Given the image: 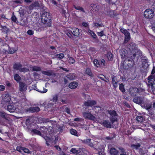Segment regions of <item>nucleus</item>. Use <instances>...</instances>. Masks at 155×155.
I'll return each mask as SVG.
<instances>
[{"instance_id": "c756f323", "label": "nucleus", "mask_w": 155, "mask_h": 155, "mask_svg": "<svg viewBox=\"0 0 155 155\" xmlns=\"http://www.w3.org/2000/svg\"><path fill=\"white\" fill-rule=\"evenodd\" d=\"M36 90L40 93H45L48 90L45 88L44 87H41L39 89H37Z\"/></svg>"}, {"instance_id": "cd10ccee", "label": "nucleus", "mask_w": 155, "mask_h": 155, "mask_svg": "<svg viewBox=\"0 0 155 155\" xmlns=\"http://www.w3.org/2000/svg\"><path fill=\"white\" fill-rule=\"evenodd\" d=\"M85 72L86 73L90 76L91 77H93V76L91 71L90 68H87L86 69Z\"/></svg>"}, {"instance_id": "2eb2a0df", "label": "nucleus", "mask_w": 155, "mask_h": 155, "mask_svg": "<svg viewBox=\"0 0 155 155\" xmlns=\"http://www.w3.org/2000/svg\"><path fill=\"white\" fill-rule=\"evenodd\" d=\"M96 104V102L94 101H88L84 103V105L85 106H92Z\"/></svg>"}, {"instance_id": "774afa93", "label": "nucleus", "mask_w": 155, "mask_h": 155, "mask_svg": "<svg viewBox=\"0 0 155 155\" xmlns=\"http://www.w3.org/2000/svg\"><path fill=\"white\" fill-rule=\"evenodd\" d=\"M33 33V31L30 30H28L27 31V33L29 35H32Z\"/></svg>"}, {"instance_id": "bb28decb", "label": "nucleus", "mask_w": 155, "mask_h": 155, "mask_svg": "<svg viewBox=\"0 0 155 155\" xmlns=\"http://www.w3.org/2000/svg\"><path fill=\"white\" fill-rule=\"evenodd\" d=\"M87 33L88 35H90L94 38H96L97 35H96L94 32L91 30H88Z\"/></svg>"}, {"instance_id": "4468645a", "label": "nucleus", "mask_w": 155, "mask_h": 155, "mask_svg": "<svg viewBox=\"0 0 155 155\" xmlns=\"http://www.w3.org/2000/svg\"><path fill=\"white\" fill-rule=\"evenodd\" d=\"M136 57V54H134L133 56H131L130 59H127L128 61L129 62V63H128V66L129 67H131L134 65V63L133 61V59H134V58Z\"/></svg>"}, {"instance_id": "72a5a7b5", "label": "nucleus", "mask_w": 155, "mask_h": 155, "mask_svg": "<svg viewBox=\"0 0 155 155\" xmlns=\"http://www.w3.org/2000/svg\"><path fill=\"white\" fill-rule=\"evenodd\" d=\"M101 150H99L98 152V153L99 155H104L105 153L104 151V149L102 146H101V147L100 148Z\"/></svg>"}, {"instance_id": "bf43d9fd", "label": "nucleus", "mask_w": 155, "mask_h": 155, "mask_svg": "<svg viewBox=\"0 0 155 155\" xmlns=\"http://www.w3.org/2000/svg\"><path fill=\"white\" fill-rule=\"evenodd\" d=\"M23 151L25 153H29L31 152L28 149L25 148L24 147H23Z\"/></svg>"}, {"instance_id": "f257e3e1", "label": "nucleus", "mask_w": 155, "mask_h": 155, "mask_svg": "<svg viewBox=\"0 0 155 155\" xmlns=\"http://www.w3.org/2000/svg\"><path fill=\"white\" fill-rule=\"evenodd\" d=\"M41 19L42 22L44 24L49 23L51 19L49 13L45 12L43 13L41 16Z\"/></svg>"}, {"instance_id": "dca6fc26", "label": "nucleus", "mask_w": 155, "mask_h": 155, "mask_svg": "<svg viewBox=\"0 0 155 155\" xmlns=\"http://www.w3.org/2000/svg\"><path fill=\"white\" fill-rule=\"evenodd\" d=\"M78 85V83L76 81H73L70 83L69 84V87L71 89L76 88Z\"/></svg>"}, {"instance_id": "e433bc0d", "label": "nucleus", "mask_w": 155, "mask_h": 155, "mask_svg": "<svg viewBox=\"0 0 155 155\" xmlns=\"http://www.w3.org/2000/svg\"><path fill=\"white\" fill-rule=\"evenodd\" d=\"M121 32L124 34L125 35H126L127 34H129L130 33L126 29L124 28H122L120 29Z\"/></svg>"}, {"instance_id": "e2e57ef3", "label": "nucleus", "mask_w": 155, "mask_h": 155, "mask_svg": "<svg viewBox=\"0 0 155 155\" xmlns=\"http://www.w3.org/2000/svg\"><path fill=\"white\" fill-rule=\"evenodd\" d=\"M97 35L101 37H102L104 35V31H102L100 32H97Z\"/></svg>"}, {"instance_id": "ea45409f", "label": "nucleus", "mask_w": 155, "mask_h": 155, "mask_svg": "<svg viewBox=\"0 0 155 155\" xmlns=\"http://www.w3.org/2000/svg\"><path fill=\"white\" fill-rule=\"evenodd\" d=\"M136 119L137 121L140 123L143 122V117L140 116L137 117H136Z\"/></svg>"}, {"instance_id": "1a4fd4ad", "label": "nucleus", "mask_w": 155, "mask_h": 155, "mask_svg": "<svg viewBox=\"0 0 155 155\" xmlns=\"http://www.w3.org/2000/svg\"><path fill=\"white\" fill-rule=\"evenodd\" d=\"M99 6L96 4H91L90 8V12L93 14L99 9Z\"/></svg>"}, {"instance_id": "c9c22d12", "label": "nucleus", "mask_w": 155, "mask_h": 155, "mask_svg": "<svg viewBox=\"0 0 155 155\" xmlns=\"http://www.w3.org/2000/svg\"><path fill=\"white\" fill-rule=\"evenodd\" d=\"M64 54L63 53H60L57 54L55 55L56 58H58L59 59H61L64 57Z\"/></svg>"}, {"instance_id": "5701e85b", "label": "nucleus", "mask_w": 155, "mask_h": 155, "mask_svg": "<svg viewBox=\"0 0 155 155\" xmlns=\"http://www.w3.org/2000/svg\"><path fill=\"white\" fill-rule=\"evenodd\" d=\"M66 77L69 80H73L75 78V75L74 73H70L67 75Z\"/></svg>"}, {"instance_id": "8fccbe9b", "label": "nucleus", "mask_w": 155, "mask_h": 155, "mask_svg": "<svg viewBox=\"0 0 155 155\" xmlns=\"http://www.w3.org/2000/svg\"><path fill=\"white\" fill-rule=\"evenodd\" d=\"M45 140H46V144L48 146L49 145V143L50 142L51 139L49 137H44Z\"/></svg>"}, {"instance_id": "412c9836", "label": "nucleus", "mask_w": 155, "mask_h": 155, "mask_svg": "<svg viewBox=\"0 0 155 155\" xmlns=\"http://www.w3.org/2000/svg\"><path fill=\"white\" fill-rule=\"evenodd\" d=\"M30 70L32 71H41V68L37 66H33L30 68Z\"/></svg>"}, {"instance_id": "603ef678", "label": "nucleus", "mask_w": 155, "mask_h": 155, "mask_svg": "<svg viewBox=\"0 0 155 155\" xmlns=\"http://www.w3.org/2000/svg\"><path fill=\"white\" fill-rule=\"evenodd\" d=\"M41 72L43 74L47 75L48 76H50L51 75V73L48 71H42Z\"/></svg>"}, {"instance_id": "37998d69", "label": "nucleus", "mask_w": 155, "mask_h": 155, "mask_svg": "<svg viewBox=\"0 0 155 155\" xmlns=\"http://www.w3.org/2000/svg\"><path fill=\"white\" fill-rule=\"evenodd\" d=\"M119 89L122 92H124L125 91V90L124 88V85L123 84H120Z\"/></svg>"}, {"instance_id": "09e8293b", "label": "nucleus", "mask_w": 155, "mask_h": 155, "mask_svg": "<svg viewBox=\"0 0 155 155\" xmlns=\"http://www.w3.org/2000/svg\"><path fill=\"white\" fill-rule=\"evenodd\" d=\"M32 131V132L35 133V134L40 136H41V134L39 131L35 129H33Z\"/></svg>"}, {"instance_id": "de8ad7c7", "label": "nucleus", "mask_w": 155, "mask_h": 155, "mask_svg": "<svg viewBox=\"0 0 155 155\" xmlns=\"http://www.w3.org/2000/svg\"><path fill=\"white\" fill-rule=\"evenodd\" d=\"M29 70L28 69L25 68H23L22 67L21 70H20V71L22 72H28Z\"/></svg>"}, {"instance_id": "f3484780", "label": "nucleus", "mask_w": 155, "mask_h": 155, "mask_svg": "<svg viewBox=\"0 0 155 155\" xmlns=\"http://www.w3.org/2000/svg\"><path fill=\"white\" fill-rule=\"evenodd\" d=\"M58 98L57 96L53 97L52 100L50 101L48 104V107H51L52 105H53L58 100Z\"/></svg>"}, {"instance_id": "aec40b11", "label": "nucleus", "mask_w": 155, "mask_h": 155, "mask_svg": "<svg viewBox=\"0 0 155 155\" xmlns=\"http://www.w3.org/2000/svg\"><path fill=\"white\" fill-rule=\"evenodd\" d=\"M16 108L13 105H8V106L7 109L10 112H13L15 111Z\"/></svg>"}, {"instance_id": "f03ea898", "label": "nucleus", "mask_w": 155, "mask_h": 155, "mask_svg": "<svg viewBox=\"0 0 155 155\" xmlns=\"http://www.w3.org/2000/svg\"><path fill=\"white\" fill-rule=\"evenodd\" d=\"M154 15V11L151 9H146L144 12V17L147 19H150L153 17Z\"/></svg>"}, {"instance_id": "a211bd4d", "label": "nucleus", "mask_w": 155, "mask_h": 155, "mask_svg": "<svg viewBox=\"0 0 155 155\" xmlns=\"http://www.w3.org/2000/svg\"><path fill=\"white\" fill-rule=\"evenodd\" d=\"M22 67V65L19 63H15L13 65L14 68L19 71Z\"/></svg>"}, {"instance_id": "4c0bfd02", "label": "nucleus", "mask_w": 155, "mask_h": 155, "mask_svg": "<svg viewBox=\"0 0 155 155\" xmlns=\"http://www.w3.org/2000/svg\"><path fill=\"white\" fill-rule=\"evenodd\" d=\"M96 144H97V145L96 146H95V148L98 150H101V149H100V148L101 147V146H102L101 144V143L95 142L94 143V145H95Z\"/></svg>"}, {"instance_id": "49530a36", "label": "nucleus", "mask_w": 155, "mask_h": 155, "mask_svg": "<svg viewBox=\"0 0 155 155\" xmlns=\"http://www.w3.org/2000/svg\"><path fill=\"white\" fill-rule=\"evenodd\" d=\"M70 132L72 134L78 136L77 131L73 129H71Z\"/></svg>"}, {"instance_id": "20e7f679", "label": "nucleus", "mask_w": 155, "mask_h": 155, "mask_svg": "<svg viewBox=\"0 0 155 155\" xmlns=\"http://www.w3.org/2000/svg\"><path fill=\"white\" fill-rule=\"evenodd\" d=\"M107 113L110 114L111 117L110 118V120L112 124L114 122L116 121L117 118L115 117L117 115L116 112L114 110H108Z\"/></svg>"}, {"instance_id": "ddd939ff", "label": "nucleus", "mask_w": 155, "mask_h": 155, "mask_svg": "<svg viewBox=\"0 0 155 155\" xmlns=\"http://www.w3.org/2000/svg\"><path fill=\"white\" fill-rule=\"evenodd\" d=\"M40 110L39 107H31L28 110H26V112H39Z\"/></svg>"}, {"instance_id": "69168bd1", "label": "nucleus", "mask_w": 155, "mask_h": 155, "mask_svg": "<svg viewBox=\"0 0 155 155\" xmlns=\"http://www.w3.org/2000/svg\"><path fill=\"white\" fill-rule=\"evenodd\" d=\"M11 19L14 22H15L17 20L16 17L14 15L12 16Z\"/></svg>"}, {"instance_id": "423d86ee", "label": "nucleus", "mask_w": 155, "mask_h": 155, "mask_svg": "<svg viewBox=\"0 0 155 155\" xmlns=\"http://www.w3.org/2000/svg\"><path fill=\"white\" fill-rule=\"evenodd\" d=\"M133 101L134 103L138 104L144 105V102H145V100L143 97H136L134 99Z\"/></svg>"}, {"instance_id": "3c124183", "label": "nucleus", "mask_w": 155, "mask_h": 155, "mask_svg": "<svg viewBox=\"0 0 155 155\" xmlns=\"http://www.w3.org/2000/svg\"><path fill=\"white\" fill-rule=\"evenodd\" d=\"M131 147H132L133 148L137 149L139 147H140V145L139 144L137 143L136 144H133L131 145Z\"/></svg>"}, {"instance_id": "f704fd0d", "label": "nucleus", "mask_w": 155, "mask_h": 155, "mask_svg": "<svg viewBox=\"0 0 155 155\" xmlns=\"http://www.w3.org/2000/svg\"><path fill=\"white\" fill-rule=\"evenodd\" d=\"M130 39V33L129 34H127V35H125L124 43H127Z\"/></svg>"}, {"instance_id": "0e129e2a", "label": "nucleus", "mask_w": 155, "mask_h": 155, "mask_svg": "<svg viewBox=\"0 0 155 155\" xmlns=\"http://www.w3.org/2000/svg\"><path fill=\"white\" fill-rule=\"evenodd\" d=\"M94 25L97 27H100L102 26V24H100L97 23H94Z\"/></svg>"}, {"instance_id": "4be33fe9", "label": "nucleus", "mask_w": 155, "mask_h": 155, "mask_svg": "<svg viewBox=\"0 0 155 155\" xmlns=\"http://www.w3.org/2000/svg\"><path fill=\"white\" fill-rule=\"evenodd\" d=\"M39 3L37 2H35L29 6V8L31 9H32L35 7H39Z\"/></svg>"}, {"instance_id": "a878e982", "label": "nucleus", "mask_w": 155, "mask_h": 155, "mask_svg": "<svg viewBox=\"0 0 155 155\" xmlns=\"http://www.w3.org/2000/svg\"><path fill=\"white\" fill-rule=\"evenodd\" d=\"M80 149V148H79L78 150H77L76 148H72L70 150V151L74 154H77L81 152Z\"/></svg>"}, {"instance_id": "864d4df0", "label": "nucleus", "mask_w": 155, "mask_h": 155, "mask_svg": "<svg viewBox=\"0 0 155 155\" xmlns=\"http://www.w3.org/2000/svg\"><path fill=\"white\" fill-rule=\"evenodd\" d=\"M41 130L43 132L45 133L47 132V130L45 126L41 127L40 128Z\"/></svg>"}, {"instance_id": "6e6d98bb", "label": "nucleus", "mask_w": 155, "mask_h": 155, "mask_svg": "<svg viewBox=\"0 0 155 155\" xmlns=\"http://www.w3.org/2000/svg\"><path fill=\"white\" fill-rule=\"evenodd\" d=\"M23 147H16V150L17 151L20 153H21L23 150Z\"/></svg>"}, {"instance_id": "f8f14e48", "label": "nucleus", "mask_w": 155, "mask_h": 155, "mask_svg": "<svg viewBox=\"0 0 155 155\" xmlns=\"http://www.w3.org/2000/svg\"><path fill=\"white\" fill-rule=\"evenodd\" d=\"M91 139L90 138L86 139L83 140H81L82 143L87 144L91 147H93L94 146V144L92 143L91 142Z\"/></svg>"}, {"instance_id": "338daca9", "label": "nucleus", "mask_w": 155, "mask_h": 155, "mask_svg": "<svg viewBox=\"0 0 155 155\" xmlns=\"http://www.w3.org/2000/svg\"><path fill=\"white\" fill-rule=\"evenodd\" d=\"M5 89V86L3 85H0V91H3Z\"/></svg>"}, {"instance_id": "393cba45", "label": "nucleus", "mask_w": 155, "mask_h": 155, "mask_svg": "<svg viewBox=\"0 0 155 155\" xmlns=\"http://www.w3.org/2000/svg\"><path fill=\"white\" fill-rule=\"evenodd\" d=\"M0 116L6 120H9L8 115L5 112L0 111Z\"/></svg>"}, {"instance_id": "c85d7f7f", "label": "nucleus", "mask_w": 155, "mask_h": 155, "mask_svg": "<svg viewBox=\"0 0 155 155\" xmlns=\"http://www.w3.org/2000/svg\"><path fill=\"white\" fill-rule=\"evenodd\" d=\"M136 45L134 43H131L128 46V47L130 50H134L135 49Z\"/></svg>"}, {"instance_id": "052dcab7", "label": "nucleus", "mask_w": 155, "mask_h": 155, "mask_svg": "<svg viewBox=\"0 0 155 155\" xmlns=\"http://www.w3.org/2000/svg\"><path fill=\"white\" fill-rule=\"evenodd\" d=\"M16 51L15 50L14 48H10L9 50V52L10 54H13L15 53Z\"/></svg>"}, {"instance_id": "6e6552de", "label": "nucleus", "mask_w": 155, "mask_h": 155, "mask_svg": "<svg viewBox=\"0 0 155 155\" xmlns=\"http://www.w3.org/2000/svg\"><path fill=\"white\" fill-rule=\"evenodd\" d=\"M120 54L122 59H128V58L130 57L129 54H127V51L125 49H122L120 50Z\"/></svg>"}, {"instance_id": "680f3d73", "label": "nucleus", "mask_w": 155, "mask_h": 155, "mask_svg": "<svg viewBox=\"0 0 155 155\" xmlns=\"http://www.w3.org/2000/svg\"><path fill=\"white\" fill-rule=\"evenodd\" d=\"M14 3L15 4H20L22 2V0H16L13 1Z\"/></svg>"}, {"instance_id": "0eeeda50", "label": "nucleus", "mask_w": 155, "mask_h": 155, "mask_svg": "<svg viewBox=\"0 0 155 155\" xmlns=\"http://www.w3.org/2000/svg\"><path fill=\"white\" fill-rule=\"evenodd\" d=\"M73 35L75 36H79L81 35L82 31L76 27H73L71 29Z\"/></svg>"}, {"instance_id": "473e14b6", "label": "nucleus", "mask_w": 155, "mask_h": 155, "mask_svg": "<svg viewBox=\"0 0 155 155\" xmlns=\"http://www.w3.org/2000/svg\"><path fill=\"white\" fill-rule=\"evenodd\" d=\"M149 86H151V90L154 94L155 95V82L152 83V84H148Z\"/></svg>"}, {"instance_id": "c03bdc74", "label": "nucleus", "mask_w": 155, "mask_h": 155, "mask_svg": "<svg viewBox=\"0 0 155 155\" xmlns=\"http://www.w3.org/2000/svg\"><path fill=\"white\" fill-rule=\"evenodd\" d=\"M121 150V153L120 155H127L128 153L126 152L123 148H119Z\"/></svg>"}, {"instance_id": "6ab92c4d", "label": "nucleus", "mask_w": 155, "mask_h": 155, "mask_svg": "<svg viewBox=\"0 0 155 155\" xmlns=\"http://www.w3.org/2000/svg\"><path fill=\"white\" fill-rule=\"evenodd\" d=\"M19 89L20 91H26V88L24 83L22 82H21L20 83Z\"/></svg>"}, {"instance_id": "a19ab883", "label": "nucleus", "mask_w": 155, "mask_h": 155, "mask_svg": "<svg viewBox=\"0 0 155 155\" xmlns=\"http://www.w3.org/2000/svg\"><path fill=\"white\" fill-rule=\"evenodd\" d=\"M93 110L95 111V112L98 113L101 110V108L99 106H96L94 107Z\"/></svg>"}, {"instance_id": "58836bf2", "label": "nucleus", "mask_w": 155, "mask_h": 155, "mask_svg": "<svg viewBox=\"0 0 155 155\" xmlns=\"http://www.w3.org/2000/svg\"><path fill=\"white\" fill-rule=\"evenodd\" d=\"M14 78L15 80L18 82L21 79V77L18 74H16L14 75Z\"/></svg>"}, {"instance_id": "a18cd8bd", "label": "nucleus", "mask_w": 155, "mask_h": 155, "mask_svg": "<svg viewBox=\"0 0 155 155\" xmlns=\"http://www.w3.org/2000/svg\"><path fill=\"white\" fill-rule=\"evenodd\" d=\"M107 56L109 61H111L113 59L112 54L111 52H108L107 54Z\"/></svg>"}, {"instance_id": "9d476101", "label": "nucleus", "mask_w": 155, "mask_h": 155, "mask_svg": "<svg viewBox=\"0 0 155 155\" xmlns=\"http://www.w3.org/2000/svg\"><path fill=\"white\" fill-rule=\"evenodd\" d=\"M99 123L104 127L107 128H109L111 127V123L108 120H101L99 122Z\"/></svg>"}, {"instance_id": "9b49d317", "label": "nucleus", "mask_w": 155, "mask_h": 155, "mask_svg": "<svg viewBox=\"0 0 155 155\" xmlns=\"http://www.w3.org/2000/svg\"><path fill=\"white\" fill-rule=\"evenodd\" d=\"M11 100V99L10 96L8 94H6L3 97L2 102L5 104L6 103H10Z\"/></svg>"}, {"instance_id": "4d7b16f0", "label": "nucleus", "mask_w": 155, "mask_h": 155, "mask_svg": "<svg viewBox=\"0 0 155 155\" xmlns=\"http://www.w3.org/2000/svg\"><path fill=\"white\" fill-rule=\"evenodd\" d=\"M74 8L75 9L77 10H81L83 12L84 11L83 8H82L80 7L79 6H76L75 5L74 6Z\"/></svg>"}, {"instance_id": "79ce46f5", "label": "nucleus", "mask_w": 155, "mask_h": 155, "mask_svg": "<svg viewBox=\"0 0 155 155\" xmlns=\"http://www.w3.org/2000/svg\"><path fill=\"white\" fill-rule=\"evenodd\" d=\"M68 61L69 63L74 64L75 63V60L71 57H68Z\"/></svg>"}, {"instance_id": "5fc2aeb1", "label": "nucleus", "mask_w": 155, "mask_h": 155, "mask_svg": "<svg viewBox=\"0 0 155 155\" xmlns=\"http://www.w3.org/2000/svg\"><path fill=\"white\" fill-rule=\"evenodd\" d=\"M145 102H144L145 104L143 105L145 107V108L147 110L150 109V108L151 107V105L150 104H147L145 103Z\"/></svg>"}, {"instance_id": "7ed1b4c3", "label": "nucleus", "mask_w": 155, "mask_h": 155, "mask_svg": "<svg viewBox=\"0 0 155 155\" xmlns=\"http://www.w3.org/2000/svg\"><path fill=\"white\" fill-rule=\"evenodd\" d=\"M147 80H148V84H152V83L155 82V68L154 66L151 72V74L148 77Z\"/></svg>"}, {"instance_id": "b1692460", "label": "nucleus", "mask_w": 155, "mask_h": 155, "mask_svg": "<svg viewBox=\"0 0 155 155\" xmlns=\"http://www.w3.org/2000/svg\"><path fill=\"white\" fill-rule=\"evenodd\" d=\"M110 152V154L113 155H116L118 153V151L114 148H111Z\"/></svg>"}, {"instance_id": "39448f33", "label": "nucleus", "mask_w": 155, "mask_h": 155, "mask_svg": "<svg viewBox=\"0 0 155 155\" xmlns=\"http://www.w3.org/2000/svg\"><path fill=\"white\" fill-rule=\"evenodd\" d=\"M83 117L85 119L94 120L95 119V117L89 112H84L83 113Z\"/></svg>"}, {"instance_id": "13d9d810", "label": "nucleus", "mask_w": 155, "mask_h": 155, "mask_svg": "<svg viewBox=\"0 0 155 155\" xmlns=\"http://www.w3.org/2000/svg\"><path fill=\"white\" fill-rule=\"evenodd\" d=\"M110 16L114 17L115 16V14L114 13V12L113 10H111L109 13L108 14Z\"/></svg>"}, {"instance_id": "7c9ffc66", "label": "nucleus", "mask_w": 155, "mask_h": 155, "mask_svg": "<svg viewBox=\"0 0 155 155\" xmlns=\"http://www.w3.org/2000/svg\"><path fill=\"white\" fill-rule=\"evenodd\" d=\"M93 62L95 67L97 68L100 67V62H99L98 60L95 59L93 61Z\"/></svg>"}, {"instance_id": "2f4dec72", "label": "nucleus", "mask_w": 155, "mask_h": 155, "mask_svg": "<svg viewBox=\"0 0 155 155\" xmlns=\"http://www.w3.org/2000/svg\"><path fill=\"white\" fill-rule=\"evenodd\" d=\"M66 35L70 38H73V34L71 30H68L66 32Z\"/></svg>"}]
</instances>
